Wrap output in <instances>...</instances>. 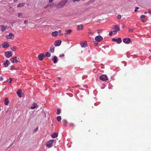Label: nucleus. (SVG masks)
<instances>
[{
  "label": "nucleus",
  "mask_w": 151,
  "mask_h": 151,
  "mask_svg": "<svg viewBox=\"0 0 151 151\" xmlns=\"http://www.w3.org/2000/svg\"><path fill=\"white\" fill-rule=\"evenodd\" d=\"M70 126H73V124H72V123H71V124H70Z\"/></svg>",
  "instance_id": "52"
},
{
  "label": "nucleus",
  "mask_w": 151,
  "mask_h": 151,
  "mask_svg": "<svg viewBox=\"0 0 151 151\" xmlns=\"http://www.w3.org/2000/svg\"><path fill=\"white\" fill-rule=\"evenodd\" d=\"M138 9H139V7H136L135 8V9L134 11L136 12L137 11H138Z\"/></svg>",
  "instance_id": "42"
},
{
  "label": "nucleus",
  "mask_w": 151,
  "mask_h": 151,
  "mask_svg": "<svg viewBox=\"0 0 151 151\" xmlns=\"http://www.w3.org/2000/svg\"><path fill=\"white\" fill-rule=\"evenodd\" d=\"M61 41L60 40H56L55 43L54 45L55 46H59L61 44Z\"/></svg>",
  "instance_id": "13"
},
{
  "label": "nucleus",
  "mask_w": 151,
  "mask_h": 151,
  "mask_svg": "<svg viewBox=\"0 0 151 151\" xmlns=\"http://www.w3.org/2000/svg\"><path fill=\"white\" fill-rule=\"evenodd\" d=\"M17 16L19 17H20V18H22L23 17V14L21 13H19L17 14Z\"/></svg>",
  "instance_id": "25"
},
{
  "label": "nucleus",
  "mask_w": 151,
  "mask_h": 151,
  "mask_svg": "<svg viewBox=\"0 0 151 151\" xmlns=\"http://www.w3.org/2000/svg\"><path fill=\"white\" fill-rule=\"evenodd\" d=\"M7 81H9V79H8L7 80Z\"/></svg>",
  "instance_id": "56"
},
{
  "label": "nucleus",
  "mask_w": 151,
  "mask_h": 151,
  "mask_svg": "<svg viewBox=\"0 0 151 151\" xmlns=\"http://www.w3.org/2000/svg\"><path fill=\"white\" fill-rule=\"evenodd\" d=\"M80 0H73V2H75L76 1H79Z\"/></svg>",
  "instance_id": "46"
},
{
  "label": "nucleus",
  "mask_w": 151,
  "mask_h": 151,
  "mask_svg": "<svg viewBox=\"0 0 151 151\" xmlns=\"http://www.w3.org/2000/svg\"><path fill=\"white\" fill-rule=\"evenodd\" d=\"M145 14H146V12H145Z\"/></svg>",
  "instance_id": "57"
},
{
  "label": "nucleus",
  "mask_w": 151,
  "mask_h": 151,
  "mask_svg": "<svg viewBox=\"0 0 151 151\" xmlns=\"http://www.w3.org/2000/svg\"><path fill=\"white\" fill-rule=\"evenodd\" d=\"M58 32L57 31H55L54 32H52V35L54 37H56L58 35Z\"/></svg>",
  "instance_id": "18"
},
{
  "label": "nucleus",
  "mask_w": 151,
  "mask_h": 151,
  "mask_svg": "<svg viewBox=\"0 0 151 151\" xmlns=\"http://www.w3.org/2000/svg\"><path fill=\"white\" fill-rule=\"evenodd\" d=\"M102 32V30H97V32L99 34L100 33H101Z\"/></svg>",
  "instance_id": "35"
},
{
  "label": "nucleus",
  "mask_w": 151,
  "mask_h": 151,
  "mask_svg": "<svg viewBox=\"0 0 151 151\" xmlns=\"http://www.w3.org/2000/svg\"><path fill=\"white\" fill-rule=\"evenodd\" d=\"M141 21L143 22H145V21L143 19L141 20Z\"/></svg>",
  "instance_id": "49"
},
{
  "label": "nucleus",
  "mask_w": 151,
  "mask_h": 151,
  "mask_svg": "<svg viewBox=\"0 0 151 151\" xmlns=\"http://www.w3.org/2000/svg\"><path fill=\"white\" fill-rule=\"evenodd\" d=\"M58 136V134L56 132H54L53 134H52L51 137L52 138H56Z\"/></svg>",
  "instance_id": "20"
},
{
  "label": "nucleus",
  "mask_w": 151,
  "mask_h": 151,
  "mask_svg": "<svg viewBox=\"0 0 151 151\" xmlns=\"http://www.w3.org/2000/svg\"><path fill=\"white\" fill-rule=\"evenodd\" d=\"M17 94L18 96L19 97H21L22 96V90H19L17 92Z\"/></svg>",
  "instance_id": "15"
},
{
  "label": "nucleus",
  "mask_w": 151,
  "mask_h": 151,
  "mask_svg": "<svg viewBox=\"0 0 151 151\" xmlns=\"http://www.w3.org/2000/svg\"><path fill=\"white\" fill-rule=\"evenodd\" d=\"M133 31V29H129V31L131 32H132Z\"/></svg>",
  "instance_id": "45"
},
{
  "label": "nucleus",
  "mask_w": 151,
  "mask_h": 151,
  "mask_svg": "<svg viewBox=\"0 0 151 151\" xmlns=\"http://www.w3.org/2000/svg\"><path fill=\"white\" fill-rule=\"evenodd\" d=\"M5 56L7 58H9L12 55V54L11 51H8L5 52Z\"/></svg>",
  "instance_id": "7"
},
{
  "label": "nucleus",
  "mask_w": 151,
  "mask_h": 151,
  "mask_svg": "<svg viewBox=\"0 0 151 151\" xmlns=\"http://www.w3.org/2000/svg\"><path fill=\"white\" fill-rule=\"evenodd\" d=\"M95 39L97 42H99L102 40L103 38L102 36L100 35H98L95 37Z\"/></svg>",
  "instance_id": "6"
},
{
  "label": "nucleus",
  "mask_w": 151,
  "mask_h": 151,
  "mask_svg": "<svg viewBox=\"0 0 151 151\" xmlns=\"http://www.w3.org/2000/svg\"><path fill=\"white\" fill-rule=\"evenodd\" d=\"M4 104L6 105H7L9 104L8 98H6L5 100Z\"/></svg>",
  "instance_id": "23"
},
{
  "label": "nucleus",
  "mask_w": 151,
  "mask_h": 151,
  "mask_svg": "<svg viewBox=\"0 0 151 151\" xmlns=\"http://www.w3.org/2000/svg\"><path fill=\"white\" fill-rule=\"evenodd\" d=\"M52 60L53 61V63H57L58 60V58L56 56H54Z\"/></svg>",
  "instance_id": "19"
},
{
  "label": "nucleus",
  "mask_w": 151,
  "mask_h": 151,
  "mask_svg": "<svg viewBox=\"0 0 151 151\" xmlns=\"http://www.w3.org/2000/svg\"><path fill=\"white\" fill-rule=\"evenodd\" d=\"M100 79L101 81H105L108 79V78L106 75H102L100 77Z\"/></svg>",
  "instance_id": "8"
},
{
  "label": "nucleus",
  "mask_w": 151,
  "mask_h": 151,
  "mask_svg": "<svg viewBox=\"0 0 151 151\" xmlns=\"http://www.w3.org/2000/svg\"><path fill=\"white\" fill-rule=\"evenodd\" d=\"M63 122H64V126H65L67 124V121L66 120H63Z\"/></svg>",
  "instance_id": "31"
},
{
  "label": "nucleus",
  "mask_w": 151,
  "mask_h": 151,
  "mask_svg": "<svg viewBox=\"0 0 151 151\" xmlns=\"http://www.w3.org/2000/svg\"><path fill=\"white\" fill-rule=\"evenodd\" d=\"M95 45L97 46L98 45V43H95L94 44Z\"/></svg>",
  "instance_id": "50"
},
{
  "label": "nucleus",
  "mask_w": 151,
  "mask_h": 151,
  "mask_svg": "<svg viewBox=\"0 0 151 151\" xmlns=\"http://www.w3.org/2000/svg\"><path fill=\"white\" fill-rule=\"evenodd\" d=\"M18 1V0H14V2H16L17 1Z\"/></svg>",
  "instance_id": "53"
},
{
  "label": "nucleus",
  "mask_w": 151,
  "mask_h": 151,
  "mask_svg": "<svg viewBox=\"0 0 151 151\" xmlns=\"http://www.w3.org/2000/svg\"><path fill=\"white\" fill-rule=\"evenodd\" d=\"M14 37V35L12 33H10L9 35L6 36V37L7 39H13Z\"/></svg>",
  "instance_id": "4"
},
{
  "label": "nucleus",
  "mask_w": 151,
  "mask_h": 151,
  "mask_svg": "<svg viewBox=\"0 0 151 151\" xmlns=\"http://www.w3.org/2000/svg\"><path fill=\"white\" fill-rule=\"evenodd\" d=\"M25 3H20L19 4H18L17 6V7H22L24 6L25 5Z\"/></svg>",
  "instance_id": "22"
},
{
  "label": "nucleus",
  "mask_w": 151,
  "mask_h": 151,
  "mask_svg": "<svg viewBox=\"0 0 151 151\" xmlns=\"http://www.w3.org/2000/svg\"><path fill=\"white\" fill-rule=\"evenodd\" d=\"M56 140L55 139H52L48 141L46 144V146L49 148L51 147L53 145V143H55Z\"/></svg>",
  "instance_id": "2"
},
{
  "label": "nucleus",
  "mask_w": 151,
  "mask_h": 151,
  "mask_svg": "<svg viewBox=\"0 0 151 151\" xmlns=\"http://www.w3.org/2000/svg\"><path fill=\"white\" fill-rule=\"evenodd\" d=\"M121 18V16L120 15H119L117 16V18L118 19H120Z\"/></svg>",
  "instance_id": "43"
},
{
  "label": "nucleus",
  "mask_w": 151,
  "mask_h": 151,
  "mask_svg": "<svg viewBox=\"0 0 151 151\" xmlns=\"http://www.w3.org/2000/svg\"><path fill=\"white\" fill-rule=\"evenodd\" d=\"M61 120V117L60 116H58L57 117V120L58 122H60Z\"/></svg>",
  "instance_id": "28"
},
{
  "label": "nucleus",
  "mask_w": 151,
  "mask_h": 151,
  "mask_svg": "<svg viewBox=\"0 0 151 151\" xmlns=\"http://www.w3.org/2000/svg\"><path fill=\"white\" fill-rule=\"evenodd\" d=\"M45 55L44 54H41L38 55V57L40 60H42L43 58L45 57Z\"/></svg>",
  "instance_id": "12"
},
{
  "label": "nucleus",
  "mask_w": 151,
  "mask_h": 151,
  "mask_svg": "<svg viewBox=\"0 0 151 151\" xmlns=\"http://www.w3.org/2000/svg\"><path fill=\"white\" fill-rule=\"evenodd\" d=\"M10 63V62L8 60H6V62L4 63V65L5 67H7Z\"/></svg>",
  "instance_id": "17"
},
{
  "label": "nucleus",
  "mask_w": 151,
  "mask_h": 151,
  "mask_svg": "<svg viewBox=\"0 0 151 151\" xmlns=\"http://www.w3.org/2000/svg\"><path fill=\"white\" fill-rule=\"evenodd\" d=\"M80 44L82 47H84L86 46L87 43L86 41H83L81 42Z\"/></svg>",
  "instance_id": "14"
},
{
  "label": "nucleus",
  "mask_w": 151,
  "mask_h": 151,
  "mask_svg": "<svg viewBox=\"0 0 151 151\" xmlns=\"http://www.w3.org/2000/svg\"><path fill=\"white\" fill-rule=\"evenodd\" d=\"M88 34L89 35H93V33L91 32H89Z\"/></svg>",
  "instance_id": "37"
},
{
  "label": "nucleus",
  "mask_w": 151,
  "mask_h": 151,
  "mask_svg": "<svg viewBox=\"0 0 151 151\" xmlns=\"http://www.w3.org/2000/svg\"><path fill=\"white\" fill-rule=\"evenodd\" d=\"M64 35H65V37H66V35H65V34H64Z\"/></svg>",
  "instance_id": "55"
},
{
  "label": "nucleus",
  "mask_w": 151,
  "mask_h": 151,
  "mask_svg": "<svg viewBox=\"0 0 151 151\" xmlns=\"http://www.w3.org/2000/svg\"><path fill=\"white\" fill-rule=\"evenodd\" d=\"M61 110L59 109H57V114H59Z\"/></svg>",
  "instance_id": "34"
},
{
  "label": "nucleus",
  "mask_w": 151,
  "mask_h": 151,
  "mask_svg": "<svg viewBox=\"0 0 151 151\" xmlns=\"http://www.w3.org/2000/svg\"><path fill=\"white\" fill-rule=\"evenodd\" d=\"M3 80V78H2V77H1L0 78V80Z\"/></svg>",
  "instance_id": "47"
},
{
  "label": "nucleus",
  "mask_w": 151,
  "mask_h": 151,
  "mask_svg": "<svg viewBox=\"0 0 151 151\" xmlns=\"http://www.w3.org/2000/svg\"><path fill=\"white\" fill-rule=\"evenodd\" d=\"M58 80H61V78H60L59 77H58Z\"/></svg>",
  "instance_id": "51"
},
{
  "label": "nucleus",
  "mask_w": 151,
  "mask_h": 151,
  "mask_svg": "<svg viewBox=\"0 0 151 151\" xmlns=\"http://www.w3.org/2000/svg\"><path fill=\"white\" fill-rule=\"evenodd\" d=\"M68 1V0H63L56 5V8H60L63 7L67 2Z\"/></svg>",
  "instance_id": "1"
},
{
  "label": "nucleus",
  "mask_w": 151,
  "mask_h": 151,
  "mask_svg": "<svg viewBox=\"0 0 151 151\" xmlns=\"http://www.w3.org/2000/svg\"><path fill=\"white\" fill-rule=\"evenodd\" d=\"M11 49L12 50H14V51H15L16 47H11Z\"/></svg>",
  "instance_id": "33"
},
{
  "label": "nucleus",
  "mask_w": 151,
  "mask_h": 151,
  "mask_svg": "<svg viewBox=\"0 0 151 151\" xmlns=\"http://www.w3.org/2000/svg\"><path fill=\"white\" fill-rule=\"evenodd\" d=\"M11 62L13 63H14L15 62V61H14V60H12V61H11Z\"/></svg>",
  "instance_id": "48"
},
{
  "label": "nucleus",
  "mask_w": 151,
  "mask_h": 151,
  "mask_svg": "<svg viewBox=\"0 0 151 151\" xmlns=\"http://www.w3.org/2000/svg\"><path fill=\"white\" fill-rule=\"evenodd\" d=\"M13 60H15V62L16 63H17L18 62V60L17 59V57H15L13 58Z\"/></svg>",
  "instance_id": "30"
},
{
  "label": "nucleus",
  "mask_w": 151,
  "mask_h": 151,
  "mask_svg": "<svg viewBox=\"0 0 151 151\" xmlns=\"http://www.w3.org/2000/svg\"><path fill=\"white\" fill-rule=\"evenodd\" d=\"M28 23V21L27 20H25L24 22V23L25 24H27Z\"/></svg>",
  "instance_id": "44"
},
{
  "label": "nucleus",
  "mask_w": 151,
  "mask_h": 151,
  "mask_svg": "<svg viewBox=\"0 0 151 151\" xmlns=\"http://www.w3.org/2000/svg\"><path fill=\"white\" fill-rule=\"evenodd\" d=\"M131 39L129 38H125L123 40V42L126 44L129 43Z\"/></svg>",
  "instance_id": "10"
},
{
  "label": "nucleus",
  "mask_w": 151,
  "mask_h": 151,
  "mask_svg": "<svg viewBox=\"0 0 151 151\" xmlns=\"http://www.w3.org/2000/svg\"><path fill=\"white\" fill-rule=\"evenodd\" d=\"M113 31H111L109 32V35L110 36H111L112 35V34H113Z\"/></svg>",
  "instance_id": "39"
},
{
  "label": "nucleus",
  "mask_w": 151,
  "mask_h": 151,
  "mask_svg": "<svg viewBox=\"0 0 151 151\" xmlns=\"http://www.w3.org/2000/svg\"><path fill=\"white\" fill-rule=\"evenodd\" d=\"M19 68L18 67L16 70H19Z\"/></svg>",
  "instance_id": "54"
},
{
  "label": "nucleus",
  "mask_w": 151,
  "mask_h": 151,
  "mask_svg": "<svg viewBox=\"0 0 151 151\" xmlns=\"http://www.w3.org/2000/svg\"><path fill=\"white\" fill-rule=\"evenodd\" d=\"M58 33L59 34V35L60 36H61L63 35V34L61 33V30H59L58 32Z\"/></svg>",
  "instance_id": "32"
},
{
  "label": "nucleus",
  "mask_w": 151,
  "mask_h": 151,
  "mask_svg": "<svg viewBox=\"0 0 151 151\" xmlns=\"http://www.w3.org/2000/svg\"><path fill=\"white\" fill-rule=\"evenodd\" d=\"M38 105L37 104L35 103H34L31 106V108L32 109H34L35 108L38 107Z\"/></svg>",
  "instance_id": "16"
},
{
  "label": "nucleus",
  "mask_w": 151,
  "mask_h": 151,
  "mask_svg": "<svg viewBox=\"0 0 151 151\" xmlns=\"http://www.w3.org/2000/svg\"><path fill=\"white\" fill-rule=\"evenodd\" d=\"M66 33L65 34V35H68L72 32V30L71 29H69L67 31L66 30Z\"/></svg>",
  "instance_id": "24"
},
{
  "label": "nucleus",
  "mask_w": 151,
  "mask_h": 151,
  "mask_svg": "<svg viewBox=\"0 0 151 151\" xmlns=\"http://www.w3.org/2000/svg\"><path fill=\"white\" fill-rule=\"evenodd\" d=\"M45 55L47 57H50L51 56V54L49 52H46Z\"/></svg>",
  "instance_id": "26"
},
{
  "label": "nucleus",
  "mask_w": 151,
  "mask_h": 151,
  "mask_svg": "<svg viewBox=\"0 0 151 151\" xmlns=\"http://www.w3.org/2000/svg\"><path fill=\"white\" fill-rule=\"evenodd\" d=\"M54 6V5L53 4L48 3L46 6L44 7V8L47 10L49 11Z\"/></svg>",
  "instance_id": "3"
},
{
  "label": "nucleus",
  "mask_w": 151,
  "mask_h": 151,
  "mask_svg": "<svg viewBox=\"0 0 151 151\" xmlns=\"http://www.w3.org/2000/svg\"><path fill=\"white\" fill-rule=\"evenodd\" d=\"M146 17V16L145 15H142L140 17V18H145V17Z\"/></svg>",
  "instance_id": "38"
},
{
  "label": "nucleus",
  "mask_w": 151,
  "mask_h": 151,
  "mask_svg": "<svg viewBox=\"0 0 151 151\" xmlns=\"http://www.w3.org/2000/svg\"><path fill=\"white\" fill-rule=\"evenodd\" d=\"M50 52H53L54 51V47L53 45H52L50 48Z\"/></svg>",
  "instance_id": "21"
},
{
  "label": "nucleus",
  "mask_w": 151,
  "mask_h": 151,
  "mask_svg": "<svg viewBox=\"0 0 151 151\" xmlns=\"http://www.w3.org/2000/svg\"><path fill=\"white\" fill-rule=\"evenodd\" d=\"M117 40V39L114 38H113L112 39V41L113 42L116 41Z\"/></svg>",
  "instance_id": "36"
},
{
  "label": "nucleus",
  "mask_w": 151,
  "mask_h": 151,
  "mask_svg": "<svg viewBox=\"0 0 151 151\" xmlns=\"http://www.w3.org/2000/svg\"><path fill=\"white\" fill-rule=\"evenodd\" d=\"M9 83H12V79L11 78H10L9 79Z\"/></svg>",
  "instance_id": "40"
},
{
  "label": "nucleus",
  "mask_w": 151,
  "mask_h": 151,
  "mask_svg": "<svg viewBox=\"0 0 151 151\" xmlns=\"http://www.w3.org/2000/svg\"><path fill=\"white\" fill-rule=\"evenodd\" d=\"M65 56V55L64 54H60L59 55L60 57H64Z\"/></svg>",
  "instance_id": "41"
},
{
  "label": "nucleus",
  "mask_w": 151,
  "mask_h": 151,
  "mask_svg": "<svg viewBox=\"0 0 151 151\" xmlns=\"http://www.w3.org/2000/svg\"><path fill=\"white\" fill-rule=\"evenodd\" d=\"M117 43H120L122 42V39L121 38H118L117 40Z\"/></svg>",
  "instance_id": "27"
},
{
  "label": "nucleus",
  "mask_w": 151,
  "mask_h": 151,
  "mask_svg": "<svg viewBox=\"0 0 151 151\" xmlns=\"http://www.w3.org/2000/svg\"><path fill=\"white\" fill-rule=\"evenodd\" d=\"M84 28V27L83 25L81 24L80 25H79L77 26V30H83Z\"/></svg>",
  "instance_id": "11"
},
{
  "label": "nucleus",
  "mask_w": 151,
  "mask_h": 151,
  "mask_svg": "<svg viewBox=\"0 0 151 151\" xmlns=\"http://www.w3.org/2000/svg\"><path fill=\"white\" fill-rule=\"evenodd\" d=\"M6 29V27L3 26H1V31H5Z\"/></svg>",
  "instance_id": "29"
},
{
  "label": "nucleus",
  "mask_w": 151,
  "mask_h": 151,
  "mask_svg": "<svg viewBox=\"0 0 151 151\" xmlns=\"http://www.w3.org/2000/svg\"><path fill=\"white\" fill-rule=\"evenodd\" d=\"M1 46L4 48H6L9 47V45L6 42H5L1 44Z\"/></svg>",
  "instance_id": "9"
},
{
  "label": "nucleus",
  "mask_w": 151,
  "mask_h": 151,
  "mask_svg": "<svg viewBox=\"0 0 151 151\" xmlns=\"http://www.w3.org/2000/svg\"><path fill=\"white\" fill-rule=\"evenodd\" d=\"M112 29L113 30V32L115 34H116L117 32H118L119 30V27L116 25L114 27L112 28Z\"/></svg>",
  "instance_id": "5"
}]
</instances>
